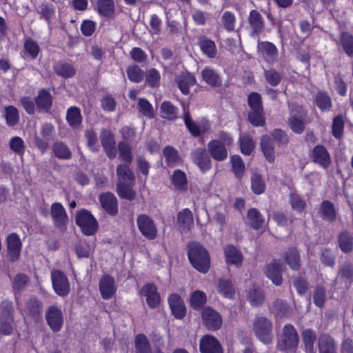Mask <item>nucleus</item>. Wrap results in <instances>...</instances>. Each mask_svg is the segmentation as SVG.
Listing matches in <instances>:
<instances>
[{
    "instance_id": "obj_47",
    "label": "nucleus",
    "mask_w": 353,
    "mask_h": 353,
    "mask_svg": "<svg viewBox=\"0 0 353 353\" xmlns=\"http://www.w3.org/2000/svg\"><path fill=\"white\" fill-rule=\"evenodd\" d=\"M248 218L250 221V225L254 229H259L264 223V219L260 212L256 209H250L248 212Z\"/></svg>"
},
{
    "instance_id": "obj_50",
    "label": "nucleus",
    "mask_w": 353,
    "mask_h": 353,
    "mask_svg": "<svg viewBox=\"0 0 353 353\" xmlns=\"http://www.w3.org/2000/svg\"><path fill=\"white\" fill-rule=\"evenodd\" d=\"M3 116L9 126H14L19 122V116L18 110L12 105L5 108Z\"/></svg>"
},
{
    "instance_id": "obj_32",
    "label": "nucleus",
    "mask_w": 353,
    "mask_h": 353,
    "mask_svg": "<svg viewBox=\"0 0 353 353\" xmlns=\"http://www.w3.org/2000/svg\"><path fill=\"white\" fill-rule=\"evenodd\" d=\"M261 150L269 162H273L274 160V143L268 135H263L261 138Z\"/></svg>"
},
{
    "instance_id": "obj_5",
    "label": "nucleus",
    "mask_w": 353,
    "mask_h": 353,
    "mask_svg": "<svg viewBox=\"0 0 353 353\" xmlns=\"http://www.w3.org/2000/svg\"><path fill=\"white\" fill-rule=\"evenodd\" d=\"M290 117L288 124L290 129L296 134H301L305 129L303 119L305 117V112L301 105L296 103L289 105Z\"/></svg>"
},
{
    "instance_id": "obj_2",
    "label": "nucleus",
    "mask_w": 353,
    "mask_h": 353,
    "mask_svg": "<svg viewBox=\"0 0 353 353\" xmlns=\"http://www.w3.org/2000/svg\"><path fill=\"white\" fill-rule=\"evenodd\" d=\"M299 343V336L294 326L290 323L285 324L280 339L277 343V348L286 353L296 351Z\"/></svg>"
},
{
    "instance_id": "obj_33",
    "label": "nucleus",
    "mask_w": 353,
    "mask_h": 353,
    "mask_svg": "<svg viewBox=\"0 0 353 353\" xmlns=\"http://www.w3.org/2000/svg\"><path fill=\"white\" fill-rule=\"evenodd\" d=\"M35 101L37 108L45 111H48L52 104V97L50 92L46 90H41L39 92Z\"/></svg>"
},
{
    "instance_id": "obj_54",
    "label": "nucleus",
    "mask_w": 353,
    "mask_h": 353,
    "mask_svg": "<svg viewBox=\"0 0 353 353\" xmlns=\"http://www.w3.org/2000/svg\"><path fill=\"white\" fill-rule=\"evenodd\" d=\"M172 181L174 186L178 189L183 190L187 187L186 175L181 170L174 171L172 176Z\"/></svg>"
},
{
    "instance_id": "obj_14",
    "label": "nucleus",
    "mask_w": 353,
    "mask_h": 353,
    "mask_svg": "<svg viewBox=\"0 0 353 353\" xmlns=\"http://www.w3.org/2000/svg\"><path fill=\"white\" fill-rule=\"evenodd\" d=\"M311 157L315 163L325 169L331 163V157L329 152L321 145H317L313 148Z\"/></svg>"
},
{
    "instance_id": "obj_41",
    "label": "nucleus",
    "mask_w": 353,
    "mask_h": 353,
    "mask_svg": "<svg viewBox=\"0 0 353 353\" xmlns=\"http://www.w3.org/2000/svg\"><path fill=\"white\" fill-rule=\"evenodd\" d=\"M317 107L323 112L329 111L332 108V101L329 95L325 92H319L315 97Z\"/></svg>"
},
{
    "instance_id": "obj_51",
    "label": "nucleus",
    "mask_w": 353,
    "mask_h": 353,
    "mask_svg": "<svg viewBox=\"0 0 353 353\" xmlns=\"http://www.w3.org/2000/svg\"><path fill=\"white\" fill-rule=\"evenodd\" d=\"M42 303L36 298H31L26 303V312L32 317L37 318L41 310Z\"/></svg>"
},
{
    "instance_id": "obj_37",
    "label": "nucleus",
    "mask_w": 353,
    "mask_h": 353,
    "mask_svg": "<svg viewBox=\"0 0 353 353\" xmlns=\"http://www.w3.org/2000/svg\"><path fill=\"white\" fill-rule=\"evenodd\" d=\"M338 243L340 249L345 253L353 250V237L347 232H342L339 234Z\"/></svg>"
},
{
    "instance_id": "obj_24",
    "label": "nucleus",
    "mask_w": 353,
    "mask_h": 353,
    "mask_svg": "<svg viewBox=\"0 0 353 353\" xmlns=\"http://www.w3.org/2000/svg\"><path fill=\"white\" fill-rule=\"evenodd\" d=\"M258 50L267 62H274L277 57L278 51L276 46L270 42H259Z\"/></svg>"
},
{
    "instance_id": "obj_3",
    "label": "nucleus",
    "mask_w": 353,
    "mask_h": 353,
    "mask_svg": "<svg viewBox=\"0 0 353 353\" xmlns=\"http://www.w3.org/2000/svg\"><path fill=\"white\" fill-rule=\"evenodd\" d=\"M77 225L85 235L94 234L98 229V223L90 212L83 209L79 211L75 216Z\"/></svg>"
},
{
    "instance_id": "obj_58",
    "label": "nucleus",
    "mask_w": 353,
    "mask_h": 353,
    "mask_svg": "<svg viewBox=\"0 0 353 353\" xmlns=\"http://www.w3.org/2000/svg\"><path fill=\"white\" fill-rule=\"evenodd\" d=\"M184 122L189 130V131L191 132L192 134H193L195 137H198L202 133L204 132L205 130L203 128L200 127L199 125H196L191 119L190 114L188 112H186L184 116Z\"/></svg>"
},
{
    "instance_id": "obj_6",
    "label": "nucleus",
    "mask_w": 353,
    "mask_h": 353,
    "mask_svg": "<svg viewBox=\"0 0 353 353\" xmlns=\"http://www.w3.org/2000/svg\"><path fill=\"white\" fill-rule=\"evenodd\" d=\"M137 224L141 233L147 239L153 240L157 236V229L154 221L148 215L141 214L137 218Z\"/></svg>"
},
{
    "instance_id": "obj_18",
    "label": "nucleus",
    "mask_w": 353,
    "mask_h": 353,
    "mask_svg": "<svg viewBox=\"0 0 353 353\" xmlns=\"http://www.w3.org/2000/svg\"><path fill=\"white\" fill-rule=\"evenodd\" d=\"M142 294L145 296L146 302L149 307H156L160 302V295L157 292V287L153 284H146L141 290Z\"/></svg>"
},
{
    "instance_id": "obj_53",
    "label": "nucleus",
    "mask_w": 353,
    "mask_h": 353,
    "mask_svg": "<svg viewBox=\"0 0 353 353\" xmlns=\"http://www.w3.org/2000/svg\"><path fill=\"white\" fill-rule=\"evenodd\" d=\"M117 193L122 199L132 201L135 197V192L125 183L118 181L117 184Z\"/></svg>"
},
{
    "instance_id": "obj_25",
    "label": "nucleus",
    "mask_w": 353,
    "mask_h": 353,
    "mask_svg": "<svg viewBox=\"0 0 353 353\" xmlns=\"http://www.w3.org/2000/svg\"><path fill=\"white\" fill-rule=\"evenodd\" d=\"M249 24L252 30L251 36H256L263 30V20L261 14L256 10H251L248 18Z\"/></svg>"
},
{
    "instance_id": "obj_61",
    "label": "nucleus",
    "mask_w": 353,
    "mask_h": 353,
    "mask_svg": "<svg viewBox=\"0 0 353 353\" xmlns=\"http://www.w3.org/2000/svg\"><path fill=\"white\" fill-rule=\"evenodd\" d=\"M135 343L139 353H152L149 341L145 335H137Z\"/></svg>"
},
{
    "instance_id": "obj_46",
    "label": "nucleus",
    "mask_w": 353,
    "mask_h": 353,
    "mask_svg": "<svg viewBox=\"0 0 353 353\" xmlns=\"http://www.w3.org/2000/svg\"><path fill=\"white\" fill-rule=\"evenodd\" d=\"M97 10L101 15L110 17L114 12V3L112 0H98Z\"/></svg>"
},
{
    "instance_id": "obj_35",
    "label": "nucleus",
    "mask_w": 353,
    "mask_h": 353,
    "mask_svg": "<svg viewBox=\"0 0 353 353\" xmlns=\"http://www.w3.org/2000/svg\"><path fill=\"white\" fill-rule=\"evenodd\" d=\"M12 311L3 313L0 317V334L9 335L12 332Z\"/></svg>"
},
{
    "instance_id": "obj_60",
    "label": "nucleus",
    "mask_w": 353,
    "mask_h": 353,
    "mask_svg": "<svg viewBox=\"0 0 353 353\" xmlns=\"http://www.w3.org/2000/svg\"><path fill=\"white\" fill-rule=\"evenodd\" d=\"M341 46L350 57H353V36L348 33H342L341 37Z\"/></svg>"
},
{
    "instance_id": "obj_52",
    "label": "nucleus",
    "mask_w": 353,
    "mask_h": 353,
    "mask_svg": "<svg viewBox=\"0 0 353 353\" xmlns=\"http://www.w3.org/2000/svg\"><path fill=\"white\" fill-rule=\"evenodd\" d=\"M119 157L125 163L130 164L132 161V154L129 144L125 141H121L118 144Z\"/></svg>"
},
{
    "instance_id": "obj_4",
    "label": "nucleus",
    "mask_w": 353,
    "mask_h": 353,
    "mask_svg": "<svg viewBox=\"0 0 353 353\" xmlns=\"http://www.w3.org/2000/svg\"><path fill=\"white\" fill-rule=\"evenodd\" d=\"M253 330L256 337L263 343L269 344L272 339V325L264 316H256L254 321Z\"/></svg>"
},
{
    "instance_id": "obj_7",
    "label": "nucleus",
    "mask_w": 353,
    "mask_h": 353,
    "mask_svg": "<svg viewBox=\"0 0 353 353\" xmlns=\"http://www.w3.org/2000/svg\"><path fill=\"white\" fill-rule=\"evenodd\" d=\"M53 289L60 296H65L70 292V283L66 275L60 270L51 271Z\"/></svg>"
},
{
    "instance_id": "obj_29",
    "label": "nucleus",
    "mask_w": 353,
    "mask_h": 353,
    "mask_svg": "<svg viewBox=\"0 0 353 353\" xmlns=\"http://www.w3.org/2000/svg\"><path fill=\"white\" fill-rule=\"evenodd\" d=\"M226 261L228 264L239 265L243 261V255L234 245H228L224 249Z\"/></svg>"
},
{
    "instance_id": "obj_12",
    "label": "nucleus",
    "mask_w": 353,
    "mask_h": 353,
    "mask_svg": "<svg viewBox=\"0 0 353 353\" xmlns=\"http://www.w3.org/2000/svg\"><path fill=\"white\" fill-rule=\"evenodd\" d=\"M201 353H223L219 341L214 336L206 334L200 340Z\"/></svg>"
},
{
    "instance_id": "obj_19",
    "label": "nucleus",
    "mask_w": 353,
    "mask_h": 353,
    "mask_svg": "<svg viewBox=\"0 0 353 353\" xmlns=\"http://www.w3.org/2000/svg\"><path fill=\"white\" fill-rule=\"evenodd\" d=\"M208 150L212 158L216 161H223L228 157V152L223 143L212 140L208 144Z\"/></svg>"
},
{
    "instance_id": "obj_39",
    "label": "nucleus",
    "mask_w": 353,
    "mask_h": 353,
    "mask_svg": "<svg viewBox=\"0 0 353 353\" xmlns=\"http://www.w3.org/2000/svg\"><path fill=\"white\" fill-rule=\"evenodd\" d=\"M160 116L169 120L175 119L177 117V108L170 101H164L160 107Z\"/></svg>"
},
{
    "instance_id": "obj_64",
    "label": "nucleus",
    "mask_w": 353,
    "mask_h": 353,
    "mask_svg": "<svg viewBox=\"0 0 353 353\" xmlns=\"http://www.w3.org/2000/svg\"><path fill=\"white\" fill-rule=\"evenodd\" d=\"M191 305L194 308H200L206 303V296L203 291L194 292L190 298Z\"/></svg>"
},
{
    "instance_id": "obj_30",
    "label": "nucleus",
    "mask_w": 353,
    "mask_h": 353,
    "mask_svg": "<svg viewBox=\"0 0 353 353\" xmlns=\"http://www.w3.org/2000/svg\"><path fill=\"white\" fill-rule=\"evenodd\" d=\"M66 120L71 128H78L83 120L80 109L76 106L69 108L66 112Z\"/></svg>"
},
{
    "instance_id": "obj_28",
    "label": "nucleus",
    "mask_w": 353,
    "mask_h": 353,
    "mask_svg": "<svg viewBox=\"0 0 353 353\" xmlns=\"http://www.w3.org/2000/svg\"><path fill=\"white\" fill-rule=\"evenodd\" d=\"M177 223L181 232H187L193 224V214L192 212L185 208L179 212L177 216Z\"/></svg>"
},
{
    "instance_id": "obj_17",
    "label": "nucleus",
    "mask_w": 353,
    "mask_h": 353,
    "mask_svg": "<svg viewBox=\"0 0 353 353\" xmlns=\"http://www.w3.org/2000/svg\"><path fill=\"white\" fill-rule=\"evenodd\" d=\"M168 303L174 316L178 319L183 318L186 313L182 299L176 294H172L168 297Z\"/></svg>"
},
{
    "instance_id": "obj_1",
    "label": "nucleus",
    "mask_w": 353,
    "mask_h": 353,
    "mask_svg": "<svg viewBox=\"0 0 353 353\" xmlns=\"http://www.w3.org/2000/svg\"><path fill=\"white\" fill-rule=\"evenodd\" d=\"M188 256L192 265L199 272L206 273L210 266V259L207 250L196 242L188 245Z\"/></svg>"
},
{
    "instance_id": "obj_56",
    "label": "nucleus",
    "mask_w": 353,
    "mask_h": 353,
    "mask_svg": "<svg viewBox=\"0 0 353 353\" xmlns=\"http://www.w3.org/2000/svg\"><path fill=\"white\" fill-rule=\"evenodd\" d=\"M291 307L284 301L276 300L273 305V311L281 317L289 315L292 312Z\"/></svg>"
},
{
    "instance_id": "obj_22",
    "label": "nucleus",
    "mask_w": 353,
    "mask_h": 353,
    "mask_svg": "<svg viewBox=\"0 0 353 353\" xmlns=\"http://www.w3.org/2000/svg\"><path fill=\"white\" fill-rule=\"evenodd\" d=\"M319 353H338L336 341L327 334L321 335L318 339Z\"/></svg>"
},
{
    "instance_id": "obj_15",
    "label": "nucleus",
    "mask_w": 353,
    "mask_h": 353,
    "mask_svg": "<svg viewBox=\"0 0 353 353\" xmlns=\"http://www.w3.org/2000/svg\"><path fill=\"white\" fill-rule=\"evenodd\" d=\"M282 271L283 269L280 263L277 261H274L265 266L264 272L274 284L280 285L283 282Z\"/></svg>"
},
{
    "instance_id": "obj_23",
    "label": "nucleus",
    "mask_w": 353,
    "mask_h": 353,
    "mask_svg": "<svg viewBox=\"0 0 353 353\" xmlns=\"http://www.w3.org/2000/svg\"><path fill=\"white\" fill-rule=\"evenodd\" d=\"M99 290L104 299H110L116 291L114 279L108 275L103 276L99 283Z\"/></svg>"
},
{
    "instance_id": "obj_27",
    "label": "nucleus",
    "mask_w": 353,
    "mask_h": 353,
    "mask_svg": "<svg viewBox=\"0 0 353 353\" xmlns=\"http://www.w3.org/2000/svg\"><path fill=\"white\" fill-rule=\"evenodd\" d=\"M301 336L305 353H316L314 347L316 341V332L310 328L305 329L302 331Z\"/></svg>"
},
{
    "instance_id": "obj_44",
    "label": "nucleus",
    "mask_w": 353,
    "mask_h": 353,
    "mask_svg": "<svg viewBox=\"0 0 353 353\" xmlns=\"http://www.w3.org/2000/svg\"><path fill=\"white\" fill-rule=\"evenodd\" d=\"M217 291L226 298L232 299L234 294V290L229 280L221 279L217 283Z\"/></svg>"
},
{
    "instance_id": "obj_43",
    "label": "nucleus",
    "mask_w": 353,
    "mask_h": 353,
    "mask_svg": "<svg viewBox=\"0 0 353 353\" xmlns=\"http://www.w3.org/2000/svg\"><path fill=\"white\" fill-rule=\"evenodd\" d=\"M128 78L134 83H140L145 77V72L135 64L130 65L126 70Z\"/></svg>"
},
{
    "instance_id": "obj_62",
    "label": "nucleus",
    "mask_w": 353,
    "mask_h": 353,
    "mask_svg": "<svg viewBox=\"0 0 353 353\" xmlns=\"http://www.w3.org/2000/svg\"><path fill=\"white\" fill-rule=\"evenodd\" d=\"M290 203L292 208L299 212H303L306 206L305 202L296 192L290 193Z\"/></svg>"
},
{
    "instance_id": "obj_48",
    "label": "nucleus",
    "mask_w": 353,
    "mask_h": 353,
    "mask_svg": "<svg viewBox=\"0 0 353 353\" xmlns=\"http://www.w3.org/2000/svg\"><path fill=\"white\" fill-rule=\"evenodd\" d=\"M248 121L254 126H263L265 123L263 110H250L248 112Z\"/></svg>"
},
{
    "instance_id": "obj_13",
    "label": "nucleus",
    "mask_w": 353,
    "mask_h": 353,
    "mask_svg": "<svg viewBox=\"0 0 353 353\" xmlns=\"http://www.w3.org/2000/svg\"><path fill=\"white\" fill-rule=\"evenodd\" d=\"M194 163L205 172L211 168V160L206 150L203 148H196L191 153Z\"/></svg>"
},
{
    "instance_id": "obj_10",
    "label": "nucleus",
    "mask_w": 353,
    "mask_h": 353,
    "mask_svg": "<svg viewBox=\"0 0 353 353\" xmlns=\"http://www.w3.org/2000/svg\"><path fill=\"white\" fill-rule=\"evenodd\" d=\"M50 214L54 225L63 230L65 228L68 217L64 207L58 202L52 204Z\"/></svg>"
},
{
    "instance_id": "obj_38",
    "label": "nucleus",
    "mask_w": 353,
    "mask_h": 353,
    "mask_svg": "<svg viewBox=\"0 0 353 353\" xmlns=\"http://www.w3.org/2000/svg\"><path fill=\"white\" fill-rule=\"evenodd\" d=\"M320 213L323 219L332 222L336 219L334 205L329 201H324L321 205Z\"/></svg>"
},
{
    "instance_id": "obj_16",
    "label": "nucleus",
    "mask_w": 353,
    "mask_h": 353,
    "mask_svg": "<svg viewBox=\"0 0 353 353\" xmlns=\"http://www.w3.org/2000/svg\"><path fill=\"white\" fill-rule=\"evenodd\" d=\"M8 253L10 261H16L19 259L21 249V242L16 233H12L7 239Z\"/></svg>"
},
{
    "instance_id": "obj_8",
    "label": "nucleus",
    "mask_w": 353,
    "mask_h": 353,
    "mask_svg": "<svg viewBox=\"0 0 353 353\" xmlns=\"http://www.w3.org/2000/svg\"><path fill=\"white\" fill-rule=\"evenodd\" d=\"M46 319L50 329L57 332L62 328L63 316L61 310L57 306L51 305L46 311Z\"/></svg>"
},
{
    "instance_id": "obj_59",
    "label": "nucleus",
    "mask_w": 353,
    "mask_h": 353,
    "mask_svg": "<svg viewBox=\"0 0 353 353\" xmlns=\"http://www.w3.org/2000/svg\"><path fill=\"white\" fill-rule=\"evenodd\" d=\"M138 110L145 117L152 119L154 117V110L150 103L145 99H139Z\"/></svg>"
},
{
    "instance_id": "obj_57",
    "label": "nucleus",
    "mask_w": 353,
    "mask_h": 353,
    "mask_svg": "<svg viewBox=\"0 0 353 353\" xmlns=\"http://www.w3.org/2000/svg\"><path fill=\"white\" fill-rule=\"evenodd\" d=\"M10 149L19 156H23L25 152V143L19 137H14L9 141Z\"/></svg>"
},
{
    "instance_id": "obj_26",
    "label": "nucleus",
    "mask_w": 353,
    "mask_h": 353,
    "mask_svg": "<svg viewBox=\"0 0 353 353\" xmlns=\"http://www.w3.org/2000/svg\"><path fill=\"white\" fill-rule=\"evenodd\" d=\"M198 45L201 51L209 58H214L216 55L217 50L215 43L205 36H201L198 39Z\"/></svg>"
},
{
    "instance_id": "obj_55",
    "label": "nucleus",
    "mask_w": 353,
    "mask_h": 353,
    "mask_svg": "<svg viewBox=\"0 0 353 353\" xmlns=\"http://www.w3.org/2000/svg\"><path fill=\"white\" fill-rule=\"evenodd\" d=\"M241 150L243 154L250 155L254 150V143L250 135L243 134L240 137Z\"/></svg>"
},
{
    "instance_id": "obj_11",
    "label": "nucleus",
    "mask_w": 353,
    "mask_h": 353,
    "mask_svg": "<svg viewBox=\"0 0 353 353\" xmlns=\"http://www.w3.org/2000/svg\"><path fill=\"white\" fill-rule=\"evenodd\" d=\"M100 141L108 157L111 159L115 158L117 152L113 134L108 130L102 129L100 134Z\"/></svg>"
},
{
    "instance_id": "obj_31",
    "label": "nucleus",
    "mask_w": 353,
    "mask_h": 353,
    "mask_svg": "<svg viewBox=\"0 0 353 353\" xmlns=\"http://www.w3.org/2000/svg\"><path fill=\"white\" fill-rule=\"evenodd\" d=\"M203 80L212 87L221 85V79L218 73L213 69L206 67L201 71Z\"/></svg>"
},
{
    "instance_id": "obj_42",
    "label": "nucleus",
    "mask_w": 353,
    "mask_h": 353,
    "mask_svg": "<svg viewBox=\"0 0 353 353\" xmlns=\"http://www.w3.org/2000/svg\"><path fill=\"white\" fill-rule=\"evenodd\" d=\"M117 174L119 177L118 181L126 183L134 180V176L128 167V163L119 165L117 168Z\"/></svg>"
},
{
    "instance_id": "obj_45",
    "label": "nucleus",
    "mask_w": 353,
    "mask_h": 353,
    "mask_svg": "<svg viewBox=\"0 0 353 353\" xmlns=\"http://www.w3.org/2000/svg\"><path fill=\"white\" fill-rule=\"evenodd\" d=\"M251 189L255 194H261L265 190V181L259 174L254 172L251 178Z\"/></svg>"
},
{
    "instance_id": "obj_9",
    "label": "nucleus",
    "mask_w": 353,
    "mask_h": 353,
    "mask_svg": "<svg viewBox=\"0 0 353 353\" xmlns=\"http://www.w3.org/2000/svg\"><path fill=\"white\" fill-rule=\"evenodd\" d=\"M202 319L204 325L211 330H217L222 325L221 316L213 308L205 307L202 311Z\"/></svg>"
},
{
    "instance_id": "obj_63",
    "label": "nucleus",
    "mask_w": 353,
    "mask_h": 353,
    "mask_svg": "<svg viewBox=\"0 0 353 353\" xmlns=\"http://www.w3.org/2000/svg\"><path fill=\"white\" fill-rule=\"evenodd\" d=\"M248 103L250 110H263L262 105V98L258 92H251L248 97Z\"/></svg>"
},
{
    "instance_id": "obj_34",
    "label": "nucleus",
    "mask_w": 353,
    "mask_h": 353,
    "mask_svg": "<svg viewBox=\"0 0 353 353\" xmlns=\"http://www.w3.org/2000/svg\"><path fill=\"white\" fill-rule=\"evenodd\" d=\"M57 74L65 79L72 77L76 72L73 65L66 62H58L54 66Z\"/></svg>"
},
{
    "instance_id": "obj_21",
    "label": "nucleus",
    "mask_w": 353,
    "mask_h": 353,
    "mask_svg": "<svg viewBox=\"0 0 353 353\" xmlns=\"http://www.w3.org/2000/svg\"><path fill=\"white\" fill-rule=\"evenodd\" d=\"M102 208L110 214L115 215L118 212L117 200L115 196L110 192L99 196Z\"/></svg>"
},
{
    "instance_id": "obj_40",
    "label": "nucleus",
    "mask_w": 353,
    "mask_h": 353,
    "mask_svg": "<svg viewBox=\"0 0 353 353\" xmlns=\"http://www.w3.org/2000/svg\"><path fill=\"white\" fill-rule=\"evenodd\" d=\"M284 259L289 266L294 270H297L300 267V256L299 252L295 248H290L284 254Z\"/></svg>"
},
{
    "instance_id": "obj_49",
    "label": "nucleus",
    "mask_w": 353,
    "mask_h": 353,
    "mask_svg": "<svg viewBox=\"0 0 353 353\" xmlns=\"http://www.w3.org/2000/svg\"><path fill=\"white\" fill-rule=\"evenodd\" d=\"M53 152L59 159H69L72 157V153L68 146L61 141H57L54 143Z\"/></svg>"
},
{
    "instance_id": "obj_36",
    "label": "nucleus",
    "mask_w": 353,
    "mask_h": 353,
    "mask_svg": "<svg viewBox=\"0 0 353 353\" xmlns=\"http://www.w3.org/2000/svg\"><path fill=\"white\" fill-rule=\"evenodd\" d=\"M163 153L168 166L174 167L180 163L181 159L178 152L173 147L170 145L165 147Z\"/></svg>"
},
{
    "instance_id": "obj_20",
    "label": "nucleus",
    "mask_w": 353,
    "mask_h": 353,
    "mask_svg": "<svg viewBox=\"0 0 353 353\" xmlns=\"http://www.w3.org/2000/svg\"><path fill=\"white\" fill-rule=\"evenodd\" d=\"M175 82L183 94H188L190 88L193 86L196 81L195 77L190 72H182L176 77Z\"/></svg>"
}]
</instances>
